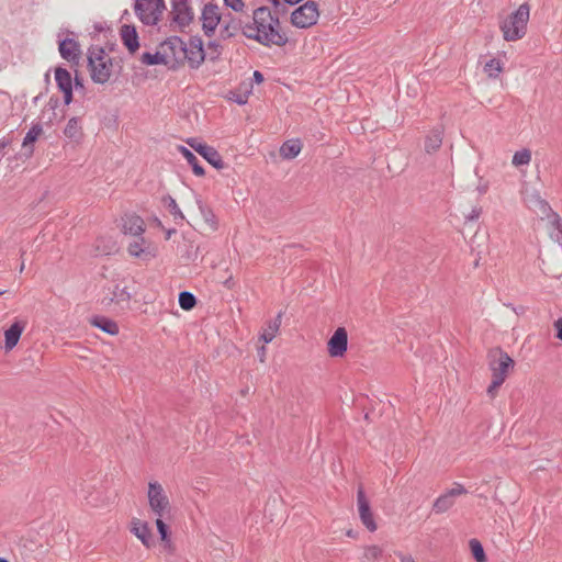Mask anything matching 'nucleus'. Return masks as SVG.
Here are the masks:
<instances>
[{
  "mask_svg": "<svg viewBox=\"0 0 562 562\" xmlns=\"http://www.w3.org/2000/svg\"><path fill=\"white\" fill-rule=\"evenodd\" d=\"M265 351H266L265 347H261V352H260L261 361H263Z\"/></svg>",
  "mask_w": 562,
  "mask_h": 562,
  "instance_id": "052dcab7",
  "label": "nucleus"
},
{
  "mask_svg": "<svg viewBox=\"0 0 562 562\" xmlns=\"http://www.w3.org/2000/svg\"><path fill=\"white\" fill-rule=\"evenodd\" d=\"M104 241L103 238H100L97 240V251L99 255H110L114 248H115V243H112L111 246H104L103 249H100V243Z\"/></svg>",
  "mask_w": 562,
  "mask_h": 562,
  "instance_id": "c03bdc74",
  "label": "nucleus"
},
{
  "mask_svg": "<svg viewBox=\"0 0 562 562\" xmlns=\"http://www.w3.org/2000/svg\"><path fill=\"white\" fill-rule=\"evenodd\" d=\"M207 48L210 49V59L216 60L221 53H222V46L217 41H210L207 43Z\"/></svg>",
  "mask_w": 562,
  "mask_h": 562,
  "instance_id": "ea45409f",
  "label": "nucleus"
},
{
  "mask_svg": "<svg viewBox=\"0 0 562 562\" xmlns=\"http://www.w3.org/2000/svg\"><path fill=\"white\" fill-rule=\"evenodd\" d=\"M40 97H41V95L35 97V98H34V100H33V102H34V103L38 102Z\"/></svg>",
  "mask_w": 562,
  "mask_h": 562,
  "instance_id": "338daca9",
  "label": "nucleus"
},
{
  "mask_svg": "<svg viewBox=\"0 0 562 562\" xmlns=\"http://www.w3.org/2000/svg\"><path fill=\"white\" fill-rule=\"evenodd\" d=\"M131 299L132 293L128 291V288L116 283L112 289H109V293L102 299V304L109 306L114 303L124 308L128 307Z\"/></svg>",
  "mask_w": 562,
  "mask_h": 562,
  "instance_id": "2eb2a0df",
  "label": "nucleus"
},
{
  "mask_svg": "<svg viewBox=\"0 0 562 562\" xmlns=\"http://www.w3.org/2000/svg\"><path fill=\"white\" fill-rule=\"evenodd\" d=\"M488 367L492 371V378L505 382L509 370L514 368V360L507 352L499 348L492 350L488 355Z\"/></svg>",
  "mask_w": 562,
  "mask_h": 562,
  "instance_id": "6e6552de",
  "label": "nucleus"
},
{
  "mask_svg": "<svg viewBox=\"0 0 562 562\" xmlns=\"http://www.w3.org/2000/svg\"><path fill=\"white\" fill-rule=\"evenodd\" d=\"M121 61H115L103 47L92 46L88 50V69L91 80L98 85L108 83L112 76H120L122 72Z\"/></svg>",
  "mask_w": 562,
  "mask_h": 562,
  "instance_id": "f03ea898",
  "label": "nucleus"
},
{
  "mask_svg": "<svg viewBox=\"0 0 562 562\" xmlns=\"http://www.w3.org/2000/svg\"><path fill=\"white\" fill-rule=\"evenodd\" d=\"M401 562H415L412 555L398 554Z\"/></svg>",
  "mask_w": 562,
  "mask_h": 562,
  "instance_id": "864d4df0",
  "label": "nucleus"
},
{
  "mask_svg": "<svg viewBox=\"0 0 562 562\" xmlns=\"http://www.w3.org/2000/svg\"><path fill=\"white\" fill-rule=\"evenodd\" d=\"M476 190L479 191L480 194H485L488 190V183L487 182H480Z\"/></svg>",
  "mask_w": 562,
  "mask_h": 562,
  "instance_id": "3c124183",
  "label": "nucleus"
},
{
  "mask_svg": "<svg viewBox=\"0 0 562 562\" xmlns=\"http://www.w3.org/2000/svg\"><path fill=\"white\" fill-rule=\"evenodd\" d=\"M179 151L186 158L188 164L192 167L193 173L195 176H198V177L204 176V173H205L204 168L200 165L199 159L190 149H188L184 146H179Z\"/></svg>",
  "mask_w": 562,
  "mask_h": 562,
  "instance_id": "bb28decb",
  "label": "nucleus"
},
{
  "mask_svg": "<svg viewBox=\"0 0 562 562\" xmlns=\"http://www.w3.org/2000/svg\"><path fill=\"white\" fill-rule=\"evenodd\" d=\"M469 544H470V549H471L472 555L475 559V561L476 562H485L486 555H485V552H484V549H483V546L481 544V542L477 539H471Z\"/></svg>",
  "mask_w": 562,
  "mask_h": 562,
  "instance_id": "c9c22d12",
  "label": "nucleus"
},
{
  "mask_svg": "<svg viewBox=\"0 0 562 562\" xmlns=\"http://www.w3.org/2000/svg\"><path fill=\"white\" fill-rule=\"evenodd\" d=\"M64 134L66 137L74 140H78L81 137L82 132L80 121L78 117H71L68 120L64 128Z\"/></svg>",
  "mask_w": 562,
  "mask_h": 562,
  "instance_id": "cd10ccee",
  "label": "nucleus"
},
{
  "mask_svg": "<svg viewBox=\"0 0 562 562\" xmlns=\"http://www.w3.org/2000/svg\"><path fill=\"white\" fill-rule=\"evenodd\" d=\"M24 267H25V265H24V260H22V262H21V265H20V268H19V271H20V272H23Z\"/></svg>",
  "mask_w": 562,
  "mask_h": 562,
  "instance_id": "bf43d9fd",
  "label": "nucleus"
},
{
  "mask_svg": "<svg viewBox=\"0 0 562 562\" xmlns=\"http://www.w3.org/2000/svg\"><path fill=\"white\" fill-rule=\"evenodd\" d=\"M55 81L60 92H63L64 103L66 105L72 102V78L70 72L63 67L55 69Z\"/></svg>",
  "mask_w": 562,
  "mask_h": 562,
  "instance_id": "a211bd4d",
  "label": "nucleus"
},
{
  "mask_svg": "<svg viewBox=\"0 0 562 562\" xmlns=\"http://www.w3.org/2000/svg\"><path fill=\"white\" fill-rule=\"evenodd\" d=\"M140 60L143 64L149 66L162 64L169 67V64L167 61V54H164L162 49L161 52H157L155 54L146 52L142 55Z\"/></svg>",
  "mask_w": 562,
  "mask_h": 562,
  "instance_id": "c85d7f7f",
  "label": "nucleus"
},
{
  "mask_svg": "<svg viewBox=\"0 0 562 562\" xmlns=\"http://www.w3.org/2000/svg\"><path fill=\"white\" fill-rule=\"evenodd\" d=\"M43 128L40 124H34L31 126V128L27 131L24 139H23V147L27 148V146L32 143H34L38 136L42 134Z\"/></svg>",
  "mask_w": 562,
  "mask_h": 562,
  "instance_id": "4c0bfd02",
  "label": "nucleus"
},
{
  "mask_svg": "<svg viewBox=\"0 0 562 562\" xmlns=\"http://www.w3.org/2000/svg\"><path fill=\"white\" fill-rule=\"evenodd\" d=\"M481 213H482L481 207H474V209H472L471 213L469 214L468 220L475 221L480 217Z\"/></svg>",
  "mask_w": 562,
  "mask_h": 562,
  "instance_id": "09e8293b",
  "label": "nucleus"
},
{
  "mask_svg": "<svg viewBox=\"0 0 562 562\" xmlns=\"http://www.w3.org/2000/svg\"><path fill=\"white\" fill-rule=\"evenodd\" d=\"M551 225L555 228V231L562 234V218L560 217L559 214L553 213Z\"/></svg>",
  "mask_w": 562,
  "mask_h": 562,
  "instance_id": "49530a36",
  "label": "nucleus"
},
{
  "mask_svg": "<svg viewBox=\"0 0 562 562\" xmlns=\"http://www.w3.org/2000/svg\"><path fill=\"white\" fill-rule=\"evenodd\" d=\"M74 87L76 88V90H83L85 89L83 79L76 76L72 81V88Z\"/></svg>",
  "mask_w": 562,
  "mask_h": 562,
  "instance_id": "8fccbe9b",
  "label": "nucleus"
},
{
  "mask_svg": "<svg viewBox=\"0 0 562 562\" xmlns=\"http://www.w3.org/2000/svg\"><path fill=\"white\" fill-rule=\"evenodd\" d=\"M127 252L131 257L148 262L157 256V248L150 240L140 235L128 243Z\"/></svg>",
  "mask_w": 562,
  "mask_h": 562,
  "instance_id": "1a4fd4ad",
  "label": "nucleus"
},
{
  "mask_svg": "<svg viewBox=\"0 0 562 562\" xmlns=\"http://www.w3.org/2000/svg\"><path fill=\"white\" fill-rule=\"evenodd\" d=\"M504 383V381L502 380H498V379H495V378H492V382L491 384L488 385L487 387V395L491 397V398H494L497 394V390L501 387V385Z\"/></svg>",
  "mask_w": 562,
  "mask_h": 562,
  "instance_id": "a19ab883",
  "label": "nucleus"
},
{
  "mask_svg": "<svg viewBox=\"0 0 562 562\" xmlns=\"http://www.w3.org/2000/svg\"><path fill=\"white\" fill-rule=\"evenodd\" d=\"M122 232L124 235L137 237L144 235L146 225L144 220L135 213H126L122 216Z\"/></svg>",
  "mask_w": 562,
  "mask_h": 562,
  "instance_id": "dca6fc26",
  "label": "nucleus"
},
{
  "mask_svg": "<svg viewBox=\"0 0 562 562\" xmlns=\"http://www.w3.org/2000/svg\"><path fill=\"white\" fill-rule=\"evenodd\" d=\"M540 203L542 204L543 209H548L549 211H551V207L547 202L541 201Z\"/></svg>",
  "mask_w": 562,
  "mask_h": 562,
  "instance_id": "13d9d810",
  "label": "nucleus"
},
{
  "mask_svg": "<svg viewBox=\"0 0 562 562\" xmlns=\"http://www.w3.org/2000/svg\"><path fill=\"white\" fill-rule=\"evenodd\" d=\"M357 504L361 522L364 527L373 532L378 526L373 517V513L370 507V503L366 496L363 488L360 486L357 491Z\"/></svg>",
  "mask_w": 562,
  "mask_h": 562,
  "instance_id": "ddd939ff",
  "label": "nucleus"
},
{
  "mask_svg": "<svg viewBox=\"0 0 562 562\" xmlns=\"http://www.w3.org/2000/svg\"><path fill=\"white\" fill-rule=\"evenodd\" d=\"M148 503L151 512L157 518L170 519L171 506L161 484L150 482L148 484Z\"/></svg>",
  "mask_w": 562,
  "mask_h": 562,
  "instance_id": "20e7f679",
  "label": "nucleus"
},
{
  "mask_svg": "<svg viewBox=\"0 0 562 562\" xmlns=\"http://www.w3.org/2000/svg\"><path fill=\"white\" fill-rule=\"evenodd\" d=\"M467 490L460 483H454V486L447 492V494L453 499L456 496L465 494Z\"/></svg>",
  "mask_w": 562,
  "mask_h": 562,
  "instance_id": "79ce46f5",
  "label": "nucleus"
},
{
  "mask_svg": "<svg viewBox=\"0 0 562 562\" xmlns=\"http://www.w3.org/2000/svg\"><path fill=\"white\" fill-rule=\"evenodd\" d=\"M224 3L236 12L243 11L245 7L243 0H224Z\"/></svg>",
  "mask_w": 562,
  "mask_h": 562,
  "instance_id": "37998d69",
  "label": "nucleus"
},
{
  "mask_svg": "<svg viewBox=\"0 0 562 562\" xmlns=\"http://www.w3.org/2000/svg\"><path fill=\"white\" fill-rule=\"evenodd\" d=\"M254 80L257 83H261L263 81V75L258 70L254 71Z\"/></svg>",
  "mask_w": 562,
  "mask_h": 562,
  "instance_id": "603ef678",
  "label": "nucleus"
},
{
  "mask_svg": "<svg viewBox=\"0 0 562 562\" xmlns=\"http://www.w3.org/2000/svg\"><path fill=\"white\" fill-rule=\"evenodd\" d=\"M531 160V153L529 149H521V150H517L514 156H513V165L518 167V166H524V165H528Z\"/></svg>",
  "mask_w": 562,
  "mask_h": 562,
  "instance_id": "58836bf2",
  "label": "nucleus"
},
{
  "mask_svg": "<svg viewBox=\"0 0 562 562\" xmlns=\"http://www.w3.org/2000/svg\"><path fill=\"white\" fill-rule=\"evenodd\" d=\"M165 8L164 0H136L134 5L135 14L146 25H156Z\"/></svg>",
  "mask_w": 562,
  "mask_h": 562,
  "instance_id": "39448f33",
  "label": "nucleus"
},
{
  "mask_svg": "<svg viewBox=\"0 0 562 562\" xmlns=\"http://www.w3.org/2000/svg\"><path fill=\"white\" fill-rule=\"evenodd\" d=\"M454 504V501L447 494L440 495L432 505V510L437 514H441L450 509Z\"/></svg>",
  "mask_w": 562,
  "mask_h": 562,
  "instance_id": "7c9ffc66",
  "label": "nucleus"
},
{
  "mask_svg": "<svg viewBox=\"0 0 562 562\" xmlns=\"http://www.w3.org/2000/svg\"><path fill=\"white\" fill-rule=\"evenodd\" d=\"M513 311L517 314L519 313V308L513 307Z\"/></svg>",
  "mask_w": 562,
  "mask_h": 562,
  "instance_id": "774afa93",
  "label": "nucleus"
},
{
  "mask_svg": "<svg viewBox=\"0 0 562 562\" xmlns=\"http://www.w3.org/2000/svg\"><path fill=\"white\" fill-rule=\"evenodd\" d=\"M186 61L190 68L198 69L205 60L203 41L200 36H192L189 44H186Z\"/></svg>",
  "mask_w": 562,
  "mask_h": 562,
  "instance_id": "9b49d317",
  "label": "nucleus"
},
{
  "mask_svg": "<svg viewBox=\"0 0 562 562\" xmlns=\"http://www.w3.org/2000/svg\"><path fill=\"white\" fill-rule=\"evenodd\" d=\"M187 143L215 169L221 170L225 168L221 154L214 147L200 143L195 138H190Z\"/></svg>",
  "mask_w": 562,
  "mask_h": 562,
  "instance_id": "9d476101",
  "label": "nucleus"
},
{
  "mask_svg": "<svg viewBox=\"0 0 562 562\" xmlns=\"http://www.w3.org/2000/svg\"><path fill=\"white\" fill-rule=\"evenodd\" d=\"M32 154H33V147H30L27 150V157L32 156Z\"/></svg>",
  "mask_w": 562,
  "mask_h": 562,
  "instance_id": "680f3d73",
  "label": "nucleus"
},
{
  "mask_svg": "<svg viewBox=\"0 0 562 562\" xmlns=\"http://www.w3.org/2000/svg\"><path fill=\"white\" fill-rule=\"evenodd\" d=\"M318 16V4L313 0H308L292 12L291 23L295 27L307 29L317 23Z\"/></svg>",
  "mask_w": 562,
  "mask_h": 562,
  "instance_id": "423d86ee",
  "label": "nucleus"
},
{
  "mask_svg": "<svg viewBox=\"0 0 562 562\" xmlns=\"http://www.w3.org/2000/svg\"><path fill=\"white\" fill-rule=\"evenodd\" d=\"M0 562H9L5 558L0 557Z\"/></svg>",
  "mask_w": 562,
  "mask_h": 562,
  "instance_id": "69168bd1",
  "label": "nucleus"
},
{
  "mask_svg": "<svg viewBox=\"0 0 562 562\" xmlns=\"http://www.w3.org/2000/svg\"><path fill=\"white\" fill-rule=\"evenodd\" d=\"M502 70V64L496 58L490 59L484 65V71L488 75L490 78H497Z\"/></svg>",
  "mask_w": 562,
  "mask_h": 562,
  "instance_id": "e433bc0d",
  "label": "nucleus"
},
{
  "mask_svg": "<svg viewBox=\"0 0 562 562\" xmlns=\"http://www.w3.org/2000/svg\"><path fill=\"white\" fill-rule=\"evenodd\" d=\"M165 519L166 518H156V527H157V530H158L161 541L165 542L166 547L171 548L169 527L165 522Z\"/></svg>",
  "mask_w": 562,
  "mask_h": 562,
  "instance_id": "72a5a7b5",
  "label": "nucleus"
},
{
  "mask_svg": "<svg viewBox=\"0 0 562 562\" xmlns=\"http://www.w3.org/2000/svg\"><path fill=\"white\" fill-rule=\"evenodd\" d=\"M269 1L273 4L277 13H279L280 9L283 7L281 1L280 0H269Z\"/></svg>",
  "mask_w": 562,
  "mask_h": 562,
  "instance_id": "5fc2aeb1",
  "label": "nucleus"
},
{
  "mask_svg": "<svg viewBox=\"0 0 562 562\" xmlns=\"http://www.w3.org/2000/svg\"><path fill=\"white\" fill-rule=\"evenodd\" d=\"M553 326L557 329V338L562 340V317L554 321Z\"/></svg>",
  "mask_w": 562,
  "mask_h": 562,
  "instance_id": "de8ad7c7",
  "label": "nucleus"
},
{
  "mask_svg": "<svg viewBox=\"0 0 562 562\" xmlns=\"http://www.w3.org/2000/svg\"><path fill=\"white\" fill-rule=\"evenodd\" d=\"M190 0H171L172 21L180 27L187 26L193 19V12L189 5Z\"/></svg>",
  "mask_w": 562,
  "mask_h": 562,
  "instance_id": "f3484780",
  "label": "nucleus"
},
{
  "mask_svg": "<svg viewBox=\"0 0 562 562\" xmlns=\"http://www.w3.org/2000/svg\"><path fill=\"white\" fill-rule=\"evenodd\" d=\"M202 213L205 222L209 223L212 228H216V221L213 212L211 210H202Z\"/></svg>",
  "mask_w": 562,
  "mask_h": 562,
  "instance_id": "a18cd8bd",
  "label": "nucleus"
},
{
  "mask_svg": "<svg viewBox=\"0 0 562 562\" xmlns=\"http://www.w3.org/2000/svg\"><path fill=\"white\" fill-rule=\"evenodd\" d=\"M241 21L232 14L225 15L221 20L220 24V38L223 41L229 40L236 36L239 31L243 32Z\"/></svg>",
  "mask_w": 562,
  "mask_h": 562,
  "instance_id": "6ab92c4d",
  "label": "nucleus"
},
{
  "mask_svg": "<svg viewBox=\"0 0 562 562\" xmlns=\"http://www.w3.org/2000/svg\"><path fill=\"white\" fill-rule=\"evenodd\" d=\"M383 550L379 546H369L364 549L362 562H378Z\"/></svg>",
  "mask_w": 562,
  "mask_h": 562,
  "instance_id": "f704fd0d",
  "label": "nucleus"
},
{
  "mask_svg": "<svg viewBox=\"0 0 562 562\" xmlns=\"http://www.w3.org/2000/svg\"><path fill=\"white\" fill-rule=\"evenodd\" d=\"M551 236H552V238H553L555 241H558L559 244H562V234H561V233H559V232L557 231V233H555V234H552Z\"/></svg>",
  "mask_w": 562,
  "mask_h": 562,
  "instance_id": "6e6d98bb",
  "label": "nucleus"
},
{
  "mask_svg": "<svg viewBox=\"0 0 562 562\" xmlns=\"http://www.w3.org/2000/svg\"><path fill=\"white\" fill-rule=\"evenodd\" d=\"M530 7L527 2L521 3L518 9L499 23L503 37L507 42H515L522 38L527 33Z\"/></svg>",
  "mask_w": 562,
  "mask_h": 562,
  "instance_id": "7ed1b4c3",
  "label": "nucleus"
},
{
  "mask_svg": "<svg viewBox=\"0 0 562 562\" xmlns=\"http://www.w3.org/2000/svg\"><path fill=\"white\" fill-rule=\"evenodd\" d=\"M254 22L245 24L243 34L250 40H255L265 46H284L288 43V36L281 31L279 16L272 14L268 7H260L254 11Z\"/></svg>",
  "mask_w": 562,
  "mask_h": 562,
  "instance_id": "f257e3e1",
  "label": "nucleus"
},
{
  "mask_svg": "<svg viewBox=\"0 0 562 562\" xmlns=\"http://www.w3.org/2000/svg\"><path fill=\"white\" fill-rule=\"evenodd\" d=\"M170 69H177L186 61V43L179 36H170L161 43Z\"/></svg>",
  "mask_w": 562,
  "mask_h": 562,
  "instance_id": "0eeeda50",
  "label": "nucleus"
},
{
  "mask_svg": "<svg viewBox=\"0 0 562 562\" xmlns=\"http://www.w3.org/2000/svg\"><path fill=\"white\" fill-rule=\"evenodd\" d=\"M25 326L26 322L18 319L8 329H5L4 349L7 351L12 350L18 345Z\"/></svg>",
  "mask_w": 562,
  "mask_h": 562,
  "instance_id": "412c9836",
  "label": "nucleus"
},
{
  "mask_svg": "<svg viewBox=\"0 0 562 562\" xmlns=\"http://www.w3.org/2000/svg\"><path fill=\"white\" fill-rule=\"evenodd\" d=\"M442 144V135L438 130L432 131L425 140V149L427 153L437 150Z\"/></svg>",
  "mask_w": 562,
  "mask_h": 562,
  "instance_id": "c756f323",
  "label": "nucleus"
},
{
  "mask_svg": "<svg viewBox=\"0 0 562 562\" xmlns=\"http://www.w3.org/2000/svg\"><path fill=\"white\" fill-rule=\"evenodd\" d=\"M245 102H246V101H245V100H243L241 98H238V100H237V103H239V104H244Z\"/></svg>",
  "mask_w": 562,
  "mask_h": 562,
  "instance_id": "0e129e2a",
  "label": "nucleus"
},
{
  "mask_svg": "<svg viewBox=\"0 0 562 562\" xmlns=\"http://www.w3.org/2000/svg\"><path fill=\"white\" fill-rule=\"evenodd\" d=\"M90 323L109 335L114 336L119 334V325L109 317L97 315L91 318Z\"/></svg>",
  "mask_w": 562,
  "mask_h": 562,
  "instance_id": "b1692460",
  "label": "nucleus"
},
{
  "mask_svg": "<svg viewBox=\"0 0 562 562\" xmlns=\"http://www.w3.org/2000/svg\"><path fill=\"white\" fill-rule=\"evenodd\" d=\"M179 305L184 311H191L196 305V297L188 291L179 293L178 297Z\"/></svg>",
  "mask_w": 562,
  "mask_h": 562,
  "instance_id": "473e14b6",
  "label": "nucleus"
},
{
  "mask_svg": "<svg viewBox=\"0 0 562 562\" xmlns=\"http://www.w3.org/2000/svg\"><path fill=\"white\" fill-rule=\"evenodd\" d=\"M281 319L282 312H280L274 319H271L267 323L266 327L262 329L260 339L263 340L266 344L271 342L276 337L277 333L279 331V328L281 326Z\"/></svg>",
  "mask_w": 562,
  "mask_h": 562,
  "instance_id": "393cba45",
  "label": "nucleus"
},
{
  "mask_svg": "<svg viewBox=\"0 0 562 562\" xmlns=\"http://www.w3.org/2000/svg\"><path fill=\"white\" fill-rule=\"evenodd\" d=\"M131 532L135 535L146 548L154 544L153 535L147 522L134 519L132 521Z\"/></svg>",
  "mask_w": 562,
  "mask_h": 562,
  "instance_id": "4be33fe9",
  "label": "nucleus"
},
{
  "mask_svg": "<svg viewBox=\"0 0 562 562\" xmlns=\"http://www.w3.org/2000/svg\"><path fill=\"white\" fill-rule=\"evenodd\" d=\"M59 53L60 56L70 61L78 64L80 59V46L79 43L74 38H64L59 41Z\"/></svg>",
  "mask_w": 562,
  "mask_h": 562,
  "instance_id": "aec40b11",
  "label": "nucleus"
},
{
  "mask_svg": "<svg viewBox=\"0 0 562 562\" xmlns=\"http://www.w3.org/2000/svg\"><path fill=\"white\" fill-rule=\"evenodd\" d=\"M162 202L167 206L176 222L184 220L183 213L181 212L176 200L171 195L164 196Z\"/></svg>",
  "mask_w": 562,
  "mask_h": 562,
  "instance_id": "2f4dec72",
  "label": "nucleus"
},
{
  "mask_svg": "<svg viewBox=\"0 0 562 562\" xmlns=\"http://www.w3.org/2000/svg\"><path fill=\"white\" fill-rule=\"evenodd\" d=\"M285 3L290 4V5H294L299 2H301V0H283Z\"/></svg>",
  "mask_w": 562,
  "mask_h": 562,
  "instance_id": "4d7b16f0",
  "label": "nucleus"
},
{
  "mask_svg": "<svg viewBox=\"0 0 562 562\" xmlns=\"http://www.w3.org/2000/svg\"><path fill=\"white\" fill-rule=\"evenodd\" d=\"M175 232H176L175 229H170V231H168V233H167V238H169V237H170V235H171L172 233H175Z\"/></svg>",
  "mask_w": 562,
  "mask_h": 562,
  "instance_id": "e2e57ef3",
  "label": "nucleus"
},
{
  "mask_svg": "<svg viewBox=\"0 0 562 562\" xmlns=\"http://www.w3.org/2000/svg\"><path fill=\"white\" fill-rule=\"evenodd\" d=\"M121 38L131 54H134L139 48L138 34L135 26L130 24L122 25Z\"/></svg>",
  "mask_w": 562,
  "mask_h": 562,
  "instance_id": "5701e85b",
  "label": "nucleus"
},
{
  "mask_svg": "<svg viewBox=\"0 0 562 562\" xmlns=\"http://www.w3.org/2000/svg\"><path fill=\"white\" fill-rule=\"evenodd\" d=\"M301 149L302 144L300 139H289L281 145L280 155L284 159H293L301 153Z\"/></svg>",
  "mask_w": 562,
  "mask_h": 562,
  "instance_id": "a878e982",
  "label": "nucleus"
},
{
  "mask_svg": "<svg viewBox=\"0 0 562 562\" xmlns=\"http://www.w3.org/2000/svg\"><path fill=\"white\" fill-rule=\"evenodd\" d=\"M348 347V334L345 327H338L327 342V350L330 357H342Z\"/></svg>",
  "mask_w": 562,
  "mask_h": 562,
  "instance_id": "4468645a",
  "label": "nucleus"
},
{
  "mask_svg": "<svg viewBox=\"0 0 562 562\" xmlns=\"http://www.w3.org/2000/svg\"><path fill=\"white\" fill-rule=\"evenodd\" d=\"M202 30L205 36H212L216 27L221 24L222 16L218 12V7L213 3H207L202 10Z\"/></svg>",
  "mask_w": 562,
  "mask_h": 562,
  "instance_id": "f8f14e48",
  "label": "nucleus"
}]
</instances>
